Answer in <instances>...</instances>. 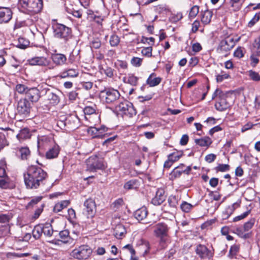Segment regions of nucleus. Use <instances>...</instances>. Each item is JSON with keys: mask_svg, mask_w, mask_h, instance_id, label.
<instances>
[{"mask_svg": "<svg viewBox=\"0 0 260 260\" xmlns=\"http://www.w3.org/2000/svg\"><path fill=\"white\" fill-rule=\"evenodd\" d=\"M60 241L63 243L72 244L74 240L69 236V232L68 230H63L59 232Z\"/></svg>", "mask_w": 260, "mask_h": 260, "instance_id": "nucleus-26", "label": "nucleus"}, {"mask_svg": "<svg viewBox=\"0 0 260 260\" xmlns=\"http://www.w3.org/2000/svg\"><path fill=\"white\" fill-rule=\"evenodd\" d=\"M183 167H184V165L181 164L180 166L176 167L172 171L171 173V176L172 179L179 178L181 175V174L183 173Z\"/></svg>", "mask_w": 260, "mask_h": 260, "instance_id": "nucleus-33", "label": "nucleus"}, {"mask_svg": "<svg viewBox=\"0 0 260 260\" xmlns=\"http://www.w3.org/2000/svg\"><path fill=\"white\" fill-rule=\"evenodd\" d=\"M119 91L112 88H105L100 91L99 96L101 100L107 104L117 101L120 97Z\"/></svg>", "mask_w": 260, "mask_h": 260, "instance_id": "nucleus-8", "label": "nucleus"}, {"mask_svg": "<svg viewBox=\"0 0 260 260\" xmlns=\"http://www.w3.org/2000/svg\"><path fill=\"white\" fill-rule=\"evenodd\" d=\"M183 155L182 151H176L168 155L169 159H171L173 162L177 161Z\"/></svg>", "mask_w": 260, "mask_h": 260, "instance_id": "nucleus-40", "label": "nucleus"}, {"mask_svg": "<svg viewBox=\"0 0 260 260\" xmlns=\"http://www.w3.org/2000/svg\"><path fill=\"white\" fill-rule=\"evenodd\" d=\"M42 198L43 197L42 196H38L33 198L27 204L26 208H29L30 207H32L35 205L40 202L42 200Z\"/></svg>", "mask_w": 260, "mask_h": 260, "instance_id": "nucleus-48", "label": "nucleus"}, {"mask_svg": "<svg viewBox=\"0 0 260 260\" xmlns=\"http://www.w3.org/2000/svg\"><path fill=\"white\" fill-rule=\"evenodd\" d=\"M230 166L227 164H219L215 168V170L217 172H224L230 170Z\"/></svg>", "mask_w": 260, "mask_h": 260, "instance_id": "nucleus-47", "label": "nucleus"}, {"mask_svg": "<svg viewBox=\"0 0 260 260\" xmlns=\"http://www.w3.org/2000/svg\"><path fill=\"white\" fill-rule=\"evenodd\" d=\"M53 36L57 39L62 40L67 43L73 37L72 30L70 27L61 23L52 25Z\"/></svg>", "mask_w": 260, "mask_h": 260, "instance_id": "nucleus-3", "label": "nucleus"}, {"mask_svg": "<svg viewBox=\"0 0 260 260\" xmlns=\"http://www.w3.org/2000/svg\"><path fill=\"white\" fill-rule=\"evenodd\" d=\"M109 41L112 46H116L119 44L120 41L117 36L113 35L111 36Z\"/></svg>", "mask_w": 260, "mask_h": 260, "instance_id": "nucleus-55", "label": "nucleus"}, {"mask_svg": "<svg viewBox=\"0 0 260 260\" xmlns=\"http://www.w3.org/2000/svg\"><path fill=\"white\" fill-rule=\"evenodd\" d=\"M195 251L201 259L204 260L210 259L213 257L214 254L212 250L208 249L205 245L203 244L198 245Z\"/></svg>", "mask_w": 260, "mask_h": 260, "instance_id": "nucleus-10", "label": "nucleus"}, {"mask_svg": "<svg viewBox=\"0 0 260 260\" xmlns=\"http://www.w3.org/2000/svg\"><path fill=\"white\" fill-rule=\"evenodd\" d=\"M199 12V7L196 5L193 6L190 11L189 16L190 17H195Z\"/></svg>", "mask_w": 260, "mask_h": 260, "instance_id": "nucleus-58", "label": "nucleus"}, {"mask_svg": "<svg viewBox=\"0 0 260 260\" xmlns=\"http://www.w3.org/2000/svg\"><path fill=\"white\" fill-rule=\"evenodd\" d=\"M31 134L27 128H24L20 131L19 133L16 135L17 138L19 141H23L30 138Z\"/></svg>", "mask_w": 260, "mask_h": 260, "instance_id": "nucleus-30", "label": "nucleus"}, {"mask_svg": "<svg viewBox=\"0 0 260 260\" xmlns=\"http://www.w3.org/2000/svg\"><path fill=\"white\" fill-rule=\"evenodd\" d=\"M259 20V14L256 13L248 22V26L249 27L253 26Z\"/></svg>", "mask_w": 260, "mask_h": 260, "instance_id": "nucleus-59", "label": "nucleus"}, {"mask_svg": "<svg viewBox=\"0 0 260 260\" xmlns=\"http://www.w3.org/2000/svg\"><path fill=\"white\" fill-rule=\"evenodd\" d=\"M250 58L251 60L250 65L253 67H255L256 66V64L258 63L259 59L254 54L251 55L250 56Z\"/></svg>", "mask_w": 260, "mask_h": 260, "instance_id": "nucleus-63", "label": "nucleus"}, {"mask_svg": "<svg viewBox=\"0 0 260 260\" xmlns=\"http://www.w3.org/2000/svg\"><path fill=\"white\" fill-rule=\"evenodd\" d=\"M244 232V229H242L240 228H238L236 229L235 233L237 234L239 237L244 239L249 238L251 236V233H245Z\"/></svg>", "mask_w": 260, "mask_h": 260, "instance_id": "nucleus-39", "label": "nucleus"}, {"mask_svg": "<svg viewBox=\"0 0 260 260\" xmlns=\"http://www.w3.org/2000/svg\"><path fill=\"white\" fill-rule=\"evenodd\" d=\"M216 157V156L215 154L211 153L206 155L205 158V159L207 162L209 163H211L215 160Z\"/></svg>", "mask_w": 260, "mask_h": 260, "instance_id": "nucleus-64", "label": "nucleus"}, {"mask_svg": "<svg viewBox=\"0 0 260 260\" xmlns=\"http://www.w3.org/2000/svg\"><path fill=\"white\" fill-rule=\"evenodd\" d=\"M153 74L150 75L149 78L147 80V83L151 87L155 86L158 85L161 82V78L159 77L152 78V76Z\"/></svg>", "mask_w": 260, "mask_h": 260, "instance_id": "nucleus-37", "label": "nucleus"}, {"mask_svg": "<svg viewBox=\"0 0 260 260\" xmlns=\"http://www.w3.org/2000/svg\"><path fill=\"white\" fill-rule=\"evenodd\" d=\"M239 206V204H238L237 203H234L233 205H232L230 206H229L228 208H226L225 213L227 215L226 217H224L225 218L228 217L230 215H231L233 212L234 211L235 209L238 207Z\"/></svg>", "mask_w": 260, "mask_h": 260, "instance_id": "nucleus-51", "label": "nucleus"}, {"mask_svg": "<svg viewBox=\"0 0 260 260\" xmlns=\"http://www.w3.org/2000/svg\"><path fill=\"white\" fill-rule=\"evenodd\" d=\"M47 177V173L41 168L31 165L28 167L26 173L24 174V180L27 188H38Z\"/></svg>", "mask_w": 260, "mask_h": 260, "instance_id": "nucleus-1", "label": "nucleus"}, {"mask_svg": "<svg viewBox=\"0 0 260 260\" xmlns=\"http://www.w3.org/2000/svg\"><path fill=\"white\" fill-rule=\"evenodd\" d=\"M212 12L209 10L204 11L202 15L201 21L204 24H208L210 23L212 17Z\"/></svg>", "mask_w": 260, "mask_h": 260, "instance_id": "nucleus-32", "label": "nucleus"}, {"mask_svg": "<svg viewBox=\"0 0 260 260\" xmlns=\"http://www.w3.org/2000/svg\"><path fill=\"white\" fill-rule=\"evenodd\" d=\"M115 110L118 114L122 116L132 117L136 114V111L133 104L127 101L121 102L116 106Z\"/></svg>", "mask_w": 260, "mask_h": 260, "instance_id": "nucleus-6", "label": "nucleus"}, {"mask_svg": "<svg viewBox=\"0 0 260 260\" xmlns=\"http://www.w3.org/2000/svg\"><path fill=\"white\" fill-rule=\"evenodd\" d=\"M83 111L85 118H87L86 115H90L95 113V106H86L84 108Z\"/></svg>", "mask_w": 260, "mask_h": 260, "instance_id": "nucleus-49", "label": "nucleus"}, {"mask_svg": "<svg viewBox=\"0 0 260 260\" xmlns=\"http://www.w3.org/2000/svg\"><path fill=\"white\" fill-rule=\"evenodd\" d=\"M86 170L90 172H95L97 170H103L106 166L104 159L98 155H92L86 160Z\"/></svg>", "mask_w": 260, "mask_h": 260, "instance_id": "nucleus-7", "label": "nucleus"}, {"mask_svg": "<svg viewBox=\"0 0 260 260\" xmlns=\"http://www.w3.org/2000/svg\"><path fill=\"white\" fill-rule=\"evenodd\" d=\"M230 76L228 74L222 71L220 74L216 76V80L217 82H221L224 79H228Z\"/></svg>", "mask_w": 260, "mask_h": 260, "instance_id": "nucleus-53", "label": "nucleus"}, {"mask_svg": "<svg viewBox=\"0 0 260 260\" xmlns=\"http://www.w3.org/2000/svg\"><path fill=\"white\" fill-rule=\"evenodd\" d=\"M12 12L7 8H0V23H7L12 18Z\"/></svg>", "mask_w": 260, "mask_h": 260, "instance_id": "nucleus-17", "label": "nucleus"}, {"mask_svg": "<svg viewBox=\"0 0 260 260\" xmlns=\"http://www.w3.org/2000/svg\"><path fill=\"white\" fill-rule=\"evenodd\" d=\"M239 250V246L237 245L234 244L232 245L230 249L229 250V256L232 258L234 256H235Z\"/></svg>", "mask_w": 260, "mask_h": 260, "instance_id": "nucleus-46", "label": "nucleus"}, {"mask_svg": "<svg viewBox=\"0 0 260 260\" xmlns=\"http://www.w3.org/2000/svg\"><path fill=\"white\" fill-rule=\"evenodd\" d=\"M85 211L88 218H92L96 212V205L95 202L91 199H88L84 203Z\"/></svg>", "mask_w": 260, "mask_h": 260, "instance_id": "nucleus-12", "label": "nucleus"}, {"mask_svg": "<svg viewBox=\"0 0 260 260\" xmlns=\"http://www.w3.org/2000/svg\"><path fill=\"white\" fill-rule=\"evenodd\" d=\"M193 205L186 202H183L180 205V208L184 212H189L193 208Z\"/></svg>", "mask_w": 260, "mask_h": 260, "instance_id": "nucleus-44", "label": "nucleus"}, {"mask_svg": "<svg viewBox=\"0 0 260 260\" xmlns=\"http://www.w3.org/2000/svg\"><path fill=\"white\" fill-rule=\"evenodd\" d=\"M42 229H43V233L45 236L50 237L52 235L53 230L50 223H46L44 225H42Z\"/></svg>", "mask_w": 260, "mask_h": 260, "instance_id": "nucleus-36", "label": "nucleus"}, {"mask_svg": "<svg viewBox=\"0 0 260 260\" xmlns=\"http://www.w3.org/2000/svg\"><path fill=\"white\" fill-rule=\"evenodd\" d=\"M70 204L69 200H64L56 203L54 208L53 211L55 213L61 211L62 209L67 208Z\"/></svg>", "mask_w": 260, "mask_h": 260, "instance_id": "nucleus-29", "label": "nucleus"}, {"mask_svg": "<svg viewBox=\"0 0 260 260\" xmlns=\"http://www.w3.org/2000/svg\"><path fill=\"white\" fill-rule=\"evenodd\" d=\"M101 46V43L99 39H94L91 43V47L99 49Z\"/></svg>", "mask_w": 260, "mask_h": 260, "instance_id": "nucleus-62", "label": "nucleus"}, {"mask_svg": "<svg viewBox=\"0 0 260 260\" xmlns=\"http://www.w3.org/2000/svg\"><path fill=\"white\" fill-rule=\"evenodd\" d=\"M250 211L248 210V211L243 213L241 215L235 217L233 219V221L236 222V221H238L239 220H242V219L245 218L246 217H247L249 215V214L250 213Z\"/></svg>", "mask_w": 260, "mask_h": 260, "instance_id": "nucleus-61", "label": "nucleus"}, {"mask_svg": "<svg viewBox=\"0 0 260 260\" xmlns=\"http://www.w3.org/2000/svg\"><path fill=\"white\" fill-rule=\"evenodd\" d=\"M168 203L170 206L172 207H175L178 204L177 200L174 196H171L168 199Z\"/></svg>", "mask_w": 260, "mask_h": 260, "instance_id": "nucleus-60", "label": "nucleus"}, {"mask_svg": "<svg viewBox=\"0 0 260 260\" xmlns=\"http://www.w3.org/2000/svg\"><path fill=\"white\" fill-rule=\"evenodd\" d=\"M123 249H127L129 251L131 255V256L132 259L137 260V259L136 257H134V255L135 254V251L133 249L132 245H131V244L126 245L123 247Z\"/></svg>", "mask_w": 260, "mask_h": 260, "instance_id": "nucleus-57", "label": "nucleus"}, {"mask_svg": "<svg viewBox=\"0 0 260 260\" xmlns=\"http://www.w3.org/2000/svg\"><path fill=\"white\" fill-rule=\"evenodd\" d=\"M227 94L224 93L223 96L219 99V101L215 104L216 109L222 112L226 110L230 106L229 103L226 101Z\"/></svg>", "mask_w": 260, "mask_h": 260, "instance_id": "nucleus-18", "label": "nucleus"}, {"mask_svg": "<svg viewBox=\"0 0 260 260\" xmlns=\"http://www.w3.org/2000/svg\"><path fill=\"white\" fill-rule=\"evenodd\" d=\"M17 154L22 160H27L30 155V151L27 147H21L17 152Z\"/></svg>", "mask_w": 260, "mask_h": 260, "instance_id": "nucleus-25", "label": "nucleus"}, {"mask_svg": "<svg viewBox=\"0 0 260 260\" xmlns=\"http://www.w3.org/2000/svg\"><path fill=\"white\" fill-rule=\"evenodd\" d=\"M138 78L134 75L131 74L127 77V82L133 86H136L138 82Z\"/></svg>", "mask_w": 260, "mask_h": 260, "instance_id": "nucleus-56", "label": "nucleus"}, {"mask_svg": "<svg viewBox=\"0 0 260 260\" xmlns=\"http://www.w3.org/2000/svg\"><path fill=\"white\" fill-rule=\"evenodd\" d=\"M107 131V128L105 126H101L99 128L91 127L88 130V133L89 135L92 136L93 138H104L106 137V134L103 133Z\"/></svg>", "mask_w": 260, "mask_h": 260, "instance_id": "nucleus-15", "label": "nucleus"}, {"mask_svg": "<svg viewBox=\"0 0 260 260\" xmlns=\"http://www.w3.org/2000/svg\"><path fill=\"white\" fill-rule=\"evenodd\" d=\"M29 44V42L27 40H26L23 38H20L18 39V44L17 47L20 49H25Z\"/></svg>", "mask_w": 260, "mask_h": 260, "instance_id": "nucleus-41", "label": "nucleus"}, {"mask_svg": "<svg viewBox=\"0 0 260 260\" xmlns=\"http://www.w3.org/2000/svg\"><path fill=\"white\" fill-rule=\"evenodd\" d=\"M22 12L32 15L40 12L43 8L42 0H19Z\"/></svg>", "mask_w": 260, "mask_h": 260, "instance_id": "nucleus-2", "label": "nucleus"}, {"mask_svg": "<svg viewBox=\"0 0 260 260\" xmlns=\"http://www.w3.org/2000/svg\"><path fill=\"white\" fill-rule=\"evenodd\" d=\"M255 222L254 218L250 219L247 222H245L243 225V229L245 232L249 231L253 226Z\"/></svg>", "mask_w": 260, "mask_h": 260, "instance_id": "nucleus-43", "label": "nucleus"}, {"mask_svg": "<svg viewBox=\"0 0 260 260\" xmlns=\"http://www.w3.org/2000/svg\"><path fill=\"white\" fill-rule=\"evenodd\" d=\"M165 199V191L164 189L160 188L157 189L155 196L152 199L151 203L155 206L159 205Z\"/></svg>", "mask_w": 260, "mask_h": 260, "instance_id": "nucleus-19", "label": "nucleus"}, {"mask_svg": "<svg viewBox=\"0 0 260 260\" xmlns=\"http://www.w3.org/2000/svg\"><path fill=\"white\" fill-rule=\"evenodd\" d=\"M153 228L154 236L159 239L160 244L164 246L169 241L170 228L165 222H159Z\"/></svg>", "mask_w": 260, "mask_h": 260, "instance_id": "nucleus-4", "label": "nucleus"}, {"mask_svg": "<svg viewBox=\"0 0 260 260\" xmlns=\"http://www.w3.org/2000/svg\"><path fill=\"white\" fill-rule=\"evenodd\" d=\"M79 119L75 115H71L65 119L64 125L68 126L69 128L75 129L79 126Z\"/></svg>", "mask_w": 260, "mask_h": 260, "instance_id": "nucleus-21", "label": "nucleus"}, {"mask_svg": "<svg viewBox=\"0 0 260 260\" xmlns=\"http://www.w3.org/2000/svg\"><path fill=\"white\" fill-rule=\"evenodd\" d=\"M28 87L24 84H18L16 86V90L20 94H26L27 90H28Z\"/></svg>", "mask_w": 260, "mask_h": 260, "instance_id": "nucleus-45", "label": "nucleus"}, {"mask_svg": "<svg viewBox=\"0 0 260 260\" xmlns=\"http://www.w3.org/2000/svg\"><path fill=\"white\" fill-rule=\"evenodd\" d=\"M92 248L87 245H82L73 249L70 255L75 259L85 260L90 257L92 253Z\"/></svg>", "mask_w": 260, "mask_h": 260, "instance_id": "nucleus-5", "label": "nucleus"}, {"mask_svg": "<svg viewBox=\"0 0 260 260\" xmlns=\"http://www.w3.org/2000/svg\"><path fill=\"white\" fill-rule=\"evenodd\" d=\"M48 100L50 101V103L53 105H56L59 102V96L55 93L48 91L46 93Z\"/></svg>", "mask_w": 260, "mask_h": 260, "instance_id": "nucleus-34", "label": "nucleus"}, {"mask_svg": "<svg viewBox=\"0 0 260 260\" xmlns=\"http://www.w3.org/2000/svg\"><path fill=\"white\" fill-rule=\"evenodd\" d=\"M152 47L143 48L141 50L142 54L147 57H150L152 56Z\"/></svg>", "mask_w": 260, "mask_h": 260, "instance_id": "nucleus-54", "label": "nucleus"}, {"mask_svg": "<svg viewBox=\"0 0 260 260\" xmlns=\"http://www.w3.org/2000/svg\"><path fill=\"white\" fill-rule=\"evenodd\" d=\"M126 233L124 227L121 224L117 225L114 229V235L117 239H121Z\"/></svg>", "mask_w": 260, "mask_h": 260, "instance_id": "nucleus-31", "label": "nucleus"}, {"mask_svg": "<svg viewBox=\"0 0 260 260\" xmlns=\"http://www.w3.org/2000/svg\"><path fill=\"white\" fill-rule=\"evenodd\" d=\"M241 0H224L221 7L225 6L231 12H236L239 11L241 6Z\"/></svg>", "mask_w": 260, "mask_h": 260, "instance_id": "nucleus-14", "label": "nucleus"}, {"mask_svg": "<svg viewBox=\"0 0 260 260\" xmlns=\"http://www.w3.org/2000/svg\"><path fill=\"white\" fill-rule=\"evenodd\" d=\"M43 232V229H42V224H38L35 226L32 230V236L36 239H39Z\"/></svg>", "mask_w": 260, "mask_h": 260, "instance_id": "nucleus-35", "label": "nucleus"}, {"mask_svg": "<svg viewBox=\"0 0 260 260\" xmlns=\"http://www.w3.org/2000/svg\"><path fill=\"white\" fill-rule=\"evenodd\" d=\"M248 75L251 80L255 82H259L260 81V75L258 73L253 70H249L248 72Z\"/></svg>", "mask_w": 260, "mask_h": 260, "instance_id": "nucleus-42", "label": "nucleus"}, {"mask_svg": "<svg viewBox=\"0 0 260 260\" xmlns=\"http://www.w3.org/2000/svg\"><path fill=\"white\" fill-rule=\"evenodd\" d=\"M194 142L201 147H208L212 144V141L209 137H205L201 139H195Z\"/></svg>", "mask_w": 260, "mask_h": 260, "instance_id": "nucleus-27", "label": "nucleus"}, {"mask_svg": "<svg viewBox=\"0 0 260 260\" xmlns=\"http://www.w3.org/2000/svg\"><path fill=\"white\" fill-rule=\"evenodd\" d=\"M245 53V49L241 47H238L234 51V55L235 57L238 58H241L243 57Z\"/></svg>", "mask_w": 260, "mask_h": 260, "instance_id": "nucleus-50", "label": "nucleus"}, {"mask_svg": "<svg viewBox=\"0 0 260 260\" xmlns=\"http://www.w3.org/2000/svg\"><path fill=\"white\" fill-rule=\"evenodd\" d=\"M140 182L137 179H132L126 182L124 185L125 189H135L139 187Z\"/></svg>", "mask_w": 260, "mask_h": 260, "instance_id": "nucleus-28", "label": "nucleus"}, {"mask_svg": "<svg viewBox=\"0 0 260 260\" xmlns=\"http://www.w3.org/2000/svg\"><path fill=\"white\" fill-rule=\"evenodd\" d=\"M143 59L137 57H134L131 60V64L135 67H139L141 66Z\"/></svg>", "mask_w": 260, "mask_h": 260, "instance_id": "nucleus-52", "label": "nucleus"}, {"mask_svg": "<svg viewBox=\"0 0 260 260\" xmlns=\"http://www.w3.org/2000/svg\"><path fill=\"white\" fill-rule=\"evenodd\" d=\"M25 97L27 100H30L31 102H37L40 98V93L39 89L36 87L29 88L27 90Z\"/></svg>", "mask_w": 260, "mask_h": 260, "instance_id": "nucleus-16", "label": "nucleus"}, {"mask_svg": "<svg viewBox=\"0 0 260 260\" xmlns=\"http://www.w3.org/2000/svg\"><path fill=\"white\" fill-rule=\"evenodd\" d=\"M79 75V72L77 70L75 69H65L62 72L60 73L57 77L60 78H70L77 77Z\"/></svg>", "mask_w": 260, "mask_h": 260, "instance_id": "nucleus-20", "label": "nucleus"}, {"mask_svg": "<svg viewBox=\"0 0 260 260\" xmlns=\"http://www.w3.org/2000/svg\"><path fill=\"white\" fill-rule=\"evenodd\" d=\"M147 214L148 211L146 208L143 207L135 212L134 216L138 221H142L146 218Z\"/></svg>", "mask_w": 260, "mask_h": 260, "instance_id": "nucleus-24", "label": "nucleus"}, {"mask_svg": "<svg viewBox=\"0 0 260 260\" xmlns=\"http://www.w3.org/2000/svg\"><path fill=\"white\" fill-rule=\"evenodd\" d=\"M30 104L26 99H21L17 104V111L20 115L27 116L30 112Z\"/></svg>", "mask_w": 260, "mask_h": 260, "instance_id": "nucleus-11", "label": "nucleus"}, {"mask_svg": "<svg viewBox=\"0 0 260 260\" xmlns=\"http://www.w3.org/2000/svg\"><path fill=\"white\" fill-rule=\"evenodd\" d=\"M235 43L234 39L230 37H227L221 40L217 48V51L219 53L222 54L226 56L229 52L234 47Z\"/></svg>", "mask_w": 260, "mask_h": 260, "instance_id": "nucleus-9", "label": "nucleus"}, {"mask_svg": "<svg viewBox=\"0 0 260 260\" xmlns=\"http://www.w3.org/2000/svg\"><path fill=\"white\" fill-rule=\"evenodd\" d=\"M155 10L156 12L161 14H166L170 12V9L166 4H160L155 7Z\"/></svg>", "mask_w": 260, "mask_h": 260, "instance_id": "nucleus-38", "label": "nucleus"}, {"mask_svg": "<svg viewBox=\"0 0 260 260\" xmlns=\"http://www.w3.org/2000/svg\"><path fill=\"white\" fill-rule=\"evenodd\" d=\"M59 147L57 145H54L50 148L46 153V157L47 159H53L57 157L59 152Z\"/></svg>", "mask_w": 260, "mask_h": 260, "instance_id": "nucleus-23", "label": "nucleus"}, {"mask_svg": "<svg viewBox=\"0 0 260 260\" xmlns=\"http://www.w3.org/2000/svg\"><path fill=\"white\" fill-rule=\"evenodd\" d=\"M29 64L31 66H40L47 67L51 64L50 60L44 56L33 57L28 60Z\"/></svg>", "mask_w": 260, "mask_h": 260, "instance_id": "nucleus-13", "label": "nucleus"}, {"mask_svg": "<svg viewBox=\"0 0 260 260\" xmlns=\"http://www.w3.org/2000/svg\"><path fill=\"white\" fill-rule=\"evenodd\" d=\"M53 62L57 66L64 64L67 61V57L65 55L61 53L53 54L51 56Z\"/></svg>", "mask_w": 260, "mask_h": 260, "instance_id": "nucleus-22", "label": "nucleus"}]
</instances>
